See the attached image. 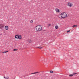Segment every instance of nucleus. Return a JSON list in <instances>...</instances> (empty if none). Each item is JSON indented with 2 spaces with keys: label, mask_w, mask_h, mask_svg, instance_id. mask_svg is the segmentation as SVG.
<instances>
[{
  "label": "nucleus",
  "mask_w": 79,
  "mask_h": 79,
  "mask_svg": "<svg viewBox=\"0 0 79 79\" xmlns=\"http://www.w3.org/2000/svg\"><path fill=\"white\" fill-rule=\"evenodd\" d=\"M55 11H56V13H58L60 11V10H59L58 9H56Z\"/></svg>",
  "instance_id": "nucleus-5"
},
{
  "label": "nucleus",
  "mask_w": 79,
  "mask_h": 79,
  "mask_svg": "<svg viewBox=\"0 0 79 79\" xmlns=\"http://www.w3.org/2000/svg\"><path fill=\"white\" fill-rule=\"evenodd\" d=\"M67 32H70V30H68L67 31Z\"/></svg>",
  "instance_id": "nucleus-21"
},
{
  "label": "nucleus",
  "mask_w": 79,
  "mask_h": 79,
  "mask_svg": "<svg viewBox=\"0 0 79 79\" xmlns=\"http://www.w3.org/2000/svg\"><path fill=\"white\" fill-rule=\"evenodd\" d=\"M50 73H53V71L52 70L50 71Z\"/></svg>",
  "instance_id": "nucleus-16"
},
{
  "label": "nucleus",
  "mask_w": 79,
  "mask_h": 79,
  "mask_svg": "<svg viewBox=\"0 0 79 79\" xmlns=\"http://www.w3.org/2000/svg\"><path fill=\"white\" fill-rule=\"evenodd\" d=\"M42 48H43L42 47L40 46L39 47H36V48H40V49H42Z\"/></svg>",
  "instance_id": "nucleus-9"
},
{
  "label": "nucleus",
  "mask_w": 79,
  "mask_h": 79,
  "mask_svg": "<svg viewBox=\"0 0 79 79\" xmlns=\"http://www.w3.org/2000/svg\"><path fill=\"white\" fill-rule=\"evenodd\" d=\"M4 77V78H5L6 79H9V77H8V76H6V77L5 76V77Z\"/></svg>",
  "instance_id": "nucleus-12"
},
{
  "label": "nucleus",
  "mask_w": 79,
  "mask_h": 79,
  "mask_svg": "<svg viewBox=\"0 0 79 79\" xmlns=\"http://www.w3.org/2000/svg\"><path fill=\"white\" fill-rule=\"evenodd\" d=\"M43 31H45V30H43Z\"/></svg>",
  "instance_id": "nucleus-23"
},
{
  "label": "nucleus",
  "mask_w": 79,
  "mask_h": 79,
  "mask_svg": "<svg viewBox=\"0 0 79 79\" xmlns=\"http://www.w3.org/2000/svg\"><path fill=\"white\" fill-rule=\"evenodd\" d=\"M5 26V25L3 24H0V29H3Z\"/></svg>",
  "instance_id": "nucleus-3"
},
{
  "label": "nucleus",
  "mask_w": 79,
  "mask_h": 79,
  "mask_svg": "<svg viewBox=\"0 0 79 79\" xmlns=\"http://www.w3.org/2000/svg\"><path fill=\"white\" fill-rule=\"evenodd\" d=\"M75 74H77V73H73V75H75Z\"/></svg>",
  "instance_id": "nucleus-22"
},
{
  "label": "nucleus",
  "mask_w": 79,
  "mask_h": 79,
  "mask_svg": "<svg viewBox=\"0 0 79 79\" xmlns=\"http://www.w3.org/2000/svg\"><path fill=\"white\" fill-rule=\"evenodd\" d=\"M33 23V20H31L30 21V23L31 24H32V23Z\"/></svg>",
  "instance_id": "nucleus-19"
},
{
  "label": "nucleus",
  "mask_w": 79,
  "mask_h": 79,
  "mask_svg": "<svg viewBox=\"0 0 79 79\" xmlns=\"http://www.w3.org/2000/svg\"><path fill=\"white\" fill-rule=\"evenodd\" d=\"M5 27L6 30H8V27L7 26H5Z\"/></svg>",
  "instance_id": "nucleus-6"
},
{
  "label": "nucleus",
  "mask_w": 79,
  "mask_h": 79,
  "mask_svg": "<svg viewBox=\"0 0 79 79\" xmlns=\"http://www.w3.org/2000/svg\"><path fill=\"white\" fill-rule=\"evenodd\" d=\"M51 26V24H48V26L49 27V26Z\"/></svg>",
  "instance_id": "nucleus-17"
},
{
  "label": "nucleus",
  "mask_w": 79,
  "mask_h": 79,
  "mask_svg": "<svg viewBox=\"0 0 79 79\" xmlns=\"http://www.w3.org/2000/svg\"><path fill=\"white\" fill-rule=\"evenodd\" d=\"M77 25H73L72 26V27H77Z\"/></svg>",
  "instance_id": "nucleus-13"
},
{
  "label": "nucleus",
  "mask_w": 79,
  "mask_h": 79,
  "mask_svg": "<svg viewBox=\"0 0 79 79\" xmlns=\"http://www.w3.org/2000/svg\"><path fill=\"white\" fill-rule=\"evenodd\" d=\"M15 39H21L20 38H19L18 35H16L15 36Z\"/></svg>",
  "instance_id": "nucleus-7"
},
{
  "label": "nucleus",
  "mask_w": 79,
  "mask_h": 79,
  "mask_svg": "<svg viewBox=\"0 0 79 79\" xmlns=\"http://www.w3.org/2000/svg\"><path fill=\"white\" fill-rule=\"evenodd\" d=\"M18 50V49H15L13 50V51H16Z\"/></svg>",
  "instance_id": "nucleus-18"
},
{
  "label": "nucleus",
  "mask_w": 79,
  "mask_h": 79,
  "mask_svg": "<svg viewBox=\"0 0 79 79\" xmlns=\"http://www.w3.org/2000/svg\"><path fill=\"white\" fill-rule=\"evenodd\" d=\"M69 76L70 77H71L73 76V74H71V75H69Z\"/></svg>",
  "instance_id": "nucleus-20"
},
{
  "label": "nucleus",
  "mask_w": 79,
  "mask_h": 79,
  "mask_svg": "<svg viewBox=\"0 0 79 79\" xmlns=\"http://www.w3.org/2000/svg\"><path fill=\"white\" fill-rule=\"evenodd\" d=\"M36 29L37 32H40L42 29V27L41 25H38L36 26Z\"/></svg>",
  "instance_id": "nucleus-1"
},
{
  "label": "nucleus",
  "mask_w": 79,
  "mask_h": 79,
  "mask_svg": "<svg viewBox=\"0 0 79 79\" xmlns=\"http://www.w3.org/2000/svg\"><path fill=\"white\" fill-rule=\"evenodd\" d=\"M31 40H29L28 41V42H29V43H31Z\"/></svg>",
  "instance_id": "nucleus-15"
},
{
  "label": "nucleus",
  "mask_w": 79,
  "mask_h": 79,
  "mask_svg": "<svg viewBox=\"0 0 79 79\" xmlns=\"http://www.w3.org/2000/svg\"><path fill=\"white\" fill-rule=\"evenodd\" d=\"M60 15L62 18H65L67 16V14L65 12H63Z\"/></svg>",
  "instance_id": "nucleus-2"
},
{
  "label": "nucleus",
  "mask_w": 79,
  "mask_h": 79,
  "mask_svg": "<svg viewBox=\"0 0 79 79\" xmlns=\"http://www.w3.org/2000/svg\"><path fill=\"white\" fill-rule=\"evenodd\" d=\"M55 29H58V26L57 25H56V26H55Z\"/></svg>",
  "instance_id": "nucleus-11"
},
{
  "label": "nucleus",
  "mask_w": 79,
  "mask_h": 79,
  "mask_svg": "<svg viewBox=\"0 0 79 79\" xmlns=\"http://www.w3.org/2000/svg\"><path fill=\"white\" fill-rule=\"evenodd\" d=\"M37 73H39V72H35L33 73H31V74H37Z\"/></svg>",
  "instance_id": "nucleus-8"
},
{
  "label": "nucleus",
  "mask_w": 79,
  "mask_h": 79,
  "mask_svg": "<svg viewBox=\"0 0 79 79\" xmlns=\"http://www.w3.org/2000/svg\"><path fill=\"white\" fill-rule=\"evenodd\" d=\"M72 4H71L70 2H69L68 3V6H70V7H71V6H72Z\"/></svg>",
  "instance_id": "nucleus-4"
},
{
  "label": "nucleus",
  "mask_w": 79,
  "mask_h": 79,
  "mask_svg": "<svg viewBox=\"0 0 79 79\" xmlns=\"http://www.w3.org/2000/svg\"><path fill=\"white\" fill-rule=\"evenodd\" d=\"M19 38H20L21 39H21L22 37L21 35H18Z\"/></svg>",
  "instance_id": "nucleus-14"
},
{
  "label": "nucleus",
  "mask_w": 79,
  "mask_h": 79,
  "mask_svg": "<svg viewBox=\"0 0 79 79\" xmlns=\"http://www.w3.org/2000/svg\"><path fill=\"white\" fill-rule=\"evenodd\" d=\"M7 52H8V51L2 52V53H7Z\"/></svg>",
  "instance_id": "nucleus-10"
}]
</instances>
